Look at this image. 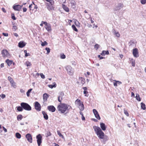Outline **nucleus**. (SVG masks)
<instances>
[{"mask_svg": "<svg viewBox=\"0 0 146 146\" xmlns=\"http://www.w3.org/2000/svg\"><path fill=\"white\" fill-rule=\"evenodd\" d=\"M71 107L70 105L64 103H60L58 106L57 109L61 113H68Z\"/></svg>", "mask_w": 146, "mask_h": 146, "instance_id": "obj_1", "label": "nucleus"}, {"mask_svg": "<svg viewBox=\"0 0 146 146\" xmlns=\"http://www.w3.org/2000/svg\"><path fill=\"white\" fill-rule=\"evenodd\" d=\"M93 128L98 137L100 139H103L104 136V133L100 128L95 126L93 127Z\"/></svg>", "mask_w": 146, "mask_h": 146, "instance_id": "obj_2", "label": "nucleus"}, {"mask_svg": "<svg viewBox=\"0 0 146 146\" xmlns=\"http://www.w3.org/2000/svg\"><path fill=\"white\" fill-rule=\"evenodd\" d=\"M21 105L25 110L30 111L31 109V107L27 103L23 102L21 103Z\"/></svg>", "mask_w": 146, "mask_h": 146, "instance_id": "obj_3", "label": "nucleus"}, {"mask_svg": "<svg viewBox=\"0 0 146 146\" xmlns=\"http://www.w3.org/2000/svg\"><path fill=\"white\" fill-rule=\"evenodd\" d=\"M65 68L68 74L70 75H72L73 74V72L72 70V68L71 66H68Z\"/></svg>", "mask_w": 146, "mask_h": 146, "instance_id": "obj_4", "label": "nucleus"}, {"mask_svg": "<svg viewBox=\"0 0 146 146\" xmlns=\"http://www.w3.org/2000/svg\"><path fill=\"white\" fill-rule=\"evenodd\" d=\"M1 53L4 58L9 57L10 56L9 54L6 50L3 49L1 51Z\"/></svg>", "mask_w": 146, "mask_h": 146, "instance_id": "obj_5", "label": "nucleus"}, {"mask_svg": "<svg viewBox=\"0 0 146 146\" xmlns=\"http://www.w3.org/2000/svg\"><path fill=\"white\" fill-rule=\"evenodd\" d=\"M46 5L47 9L49 11L54 10V7L53 6V5H51L48 3H46Z\"/></svg>", "mask_w": 146, "mask_h": 146, "instance_id": "obj_6", "label": "nucleus"}, {"mask_svg": "<svg viewBox=\"0 0 146 146\" xmlns=\"http://www.w3.org/2000/svg\"><path fill=\"white\" fill-rule=\"evenodd\" d=\"M36 138L38 145L39 146L42 143V136L40 134H39L36 136Z\"/></svg>", "mask_w": 146, "mask_h": 146, "instance_id": "obj_7", "label": "nucleus"}, {"mask_svg": "<svg viewBox=\"0 0 146 146\" xmlns=\"http://www.w3.org/2000/svg\"><path fill=\"white\" fill-rule=\"evenodd\" d=\"M133 54L135 57L137 58L139 56L138 50L137 48H135L133 50Z\"/></svg>", "mask_w": 146, "mask_h": 146, "instance_id": "obj_8", "label": "nucleus"}, {"mask_svg": "<svg viewBox=\"0 0 146 146\" xmlns=\"http://www.w3.org/2000/svg\"><path fill=\"white\" fill-rule=\"evenodd\" d=\"M35 108L37 111H39L40 110L41 107L40 104L37 102H35Z\"/></svg>", "mask_w": 146, "mask_h": 146, "instance_id": "obj_9", "label": "nucleus"}, {"mask_svg": "<svg viewBox=\"0 0 146 146\" xmlns=\"http://www.w3.org/2000/svg\"><path fill=\"white\" fill-rule=\"evenodd\" d=\"M93 111L95 117L98 119L100 120V117L96 109H94L93 110Z\"/></svg>", "mask_w": 146, "mask_h": 146, "instance_id": "obj_10", "label": "nucleus"}, {"mask_svg": "<svg viewBox=\"0 0 146 146\" xmlns=\"http://www.w3.org/2000/svg\"><path fill=\"white\" fill-rule=\"evenodd\" d=\"M26 137L27 139V140L30 143H32V138L31 135L29 133L27 134L26 135Z\"/></svg>", "mask_w": 146, "mask_h": 146, "instance_id": "obj_11", "label": "nucleus"}, {"mask_svg": "<svg viewBox=\"0 0 146 146\" xmlns=\"http://www.w3.org/2000/svg\"><path fill=\"white\" fill-rule=\"evenodd\" d=\"M23 5L21 6L19 5H17L14 6H13V9L15 10L19 11H20V10L21 9Z\"/></svg>", "mask_w": 146, "mask_h": 146, "instance_id": "obj_12", "label": "nucleus"}, {"mask_svg": "<svg viewBox=\"0 0 146 146\" xmlns=\"http://www.w3.org/2000/svg\"><path fill=\"white\" fill-rule=\"evenodd\" d=\"M123 7V4L122 3H118L116 8L115 9V10L117 11L120 10Z\"/></svg>", "mask_w": 146, "mask_h": 146, "instance_id": "obj_13", "label": "nucleus"}, {"mask_svg": "<svg viewBox=\"0 0 146 146\" xmlns=\"http://www.w3.org/2000/svg\"><path fill=\"white\" fill-rule=\"evenodd\" d=\"M59 95L58 97V101L61 102V100L62 99V98L64 95V93L63 92H60L59 93Z\"/></svg>", "mask_w": 146, "mask_h": 146, "instance_id": "obj_14", "label": "nucleus"}, {"mask_svg": "<svg viewBox=\"0 0 146 146\" xmlns=\"http://www.w3.org/2000/svg\"><path fill=\"white\" fill-rule=\"evenodd\" d=\"M48 109L52 112H54L55 110V108L53 106H50L47 107Z\"/></svg>", "mask_w": 146, "mask_h": 146, "instance_id": "obj_15", "label": "nucleus"}, {"mask_svg": "<svg viewBox=\"0 0 146 146\" xmlns=\"http://www.w3.org/2000/svg\"><path fill=\"white\" fill-rule=\"evenodd\" d=\"M70 3L73 9H75L76 7V3L75 1L74 0H71Z\"/></svg>", "mask_w": 146, "mask_h": 146, "instance_id": "obj_16", "label": "nucleus"}, {"mask_svg": "<svg viewBox=\"0 0 146 146\" xmlns=\"http://www.w3.org/2000/svg\"><path fill=\"white\" fill-rule=\"evenodd\" d=\"M75 103L77 106L78 107L83 103L81 102L80 100L79 99H77L75 102Z\"/></svg>", "mask_w": 146, "mask_h": 146, "instance_id": "obj_17", "label": "nucleus"}, {"mask_svg": "<svg viewBox=\"0 0 146 146\" xmlns=\"http://www.w3.org/2000/svg\"><path fill=\"white\" fill-rule=\"evenodd\" d=\"M44 27L47 31H51V26L50 24H48V25H46V26H45Z\"/></svg>", "mask_w": 146, "mask_h": 146, "instance_id": "obj_18", "label": "nucleus"}, {"mask_svg": "<svg viewBox=\"0 0 146 146\" xmlns=\"http://www.w3.org/2000/svg\"><path fill=\"white\" fill-rule=\"evenodd\" d=\"M43 97L44 101L46 102L47 100V98L49 97V96H48L47 94L44 93L43 94Z\"/></svg>", "mask_w": 146, "mask_h": 146, "instance_id": "obj_19", "label": "nucleus"}, {"mask_svg": "<svg viewBox=\"0 0 146 146\" xmlns=\"http://www.w3.org/2000/svg\"><path fill=\"white\" fill-rule=\"evenodd\" d=\"M19 46L20 48H23L25 45V44L23 41H21L19 43Z\"/></svg>", "mask_w": 146, "mask_h": 146, "instance_id": "obj_20", "label": "nucleus"}, {"mask_svg": "<svg viewBox=\"0 0 146 146\" xmlns=\"http://www.w3.org/2000/svg\"><path fill=\"white\" fill-rule=\"evenodd\" d=\"M100 127L102 129L103 131H105L106 130V126L104 123H101L100 124Z\"/></svg>", "mask_w": 146, "mask_h": 146, "instance_id": "obj_21", "label": "nucleus"}, {"mask_svg": "<svg viewBox=\"0 0 146 146\" xmlns=\"http://www.w3.org/2000/svg\"><path fill=\"white\" fill-rule=\"evenodd\" d=\"M103 139L102 141V142L104 144L105 143V142L106 141L108 140V137L106 135L104 136V137L103 139Z\"/></svg>", "mask_w": 146, "mask_h": 146, "instance_id": "obj_22", "label": "nucleus"}, {"mask_svg": "<svg viewBox=\"0 0 146 146\" xmlns=\"http://www.w3.org/2000/svg\"><path fill=\"white\" fill-rule=\"evenodd\" d=\"M113 34L116 36L117 37H119L120 36V34L118 32L116 31L114 29L113 30Z\"/></svg>", "mask_w": 146, "mask_h": 146, "instance_id": "obj_23", "label": "nucleus"}, {"mask_svg": "<svg viewBox=\"0 0 146 146\" xmlns=\"http://www.w3.org/2000/svg\"><path fill=\"white\" fill-rule=\"evenodd\" d=\"M62 8L66 12H68L69 11V9L68 7H67L65 5H62Z\"/></svg>", "mask_w": 146, "mask_h": 146, "instance_id": "obj_24", "label": "nucleus"}, {"mask_svg": "<svg viewBox=\"0 0 146 146\" xmlns=\"http://www.w3.org/2000/svg\"><path fill=\"white\" fill-rule=\"evenodd\" d=\"M42 113L43 115L44 118L46 120H47L48 119V116L46 113L44 111H42Z\"/></svg>", "mask_w": 146, "mask_h": 146, "instance_id": "obj_25", "label": "nucleus"}, {"mask_svg": "<svg viewBox=\"0 0 146 146\" xmlns=\"http://www.w3.org/2000/svg\"><path fill=\"white\" fill-rule=\"evenodd\" d=\"M11 86L15 88H16V83L14 81H13L10 82Z\"/></svg>", "mask_w": 146, "mask_h": 146, "instance_id": "obj_26", "label": "nucleus"}, {"mask_svg": "<svg viewBox=\"0 0 146 146\" xmlns=\"http://www.w3.org/2000/svg\"><path fill=\"white\" fill-rule=\"evenodd\" d=\"M79 81H80L81 84H82L85 83V80L82 77H79Z\"/></svg>", "mask_w": 146, "mask_h": 146, "instance_id": "obj_27", "label": "nucleus"}, {"mask_svg": "<svg viewBox=\"0 0 146 146\" xmlns=\"http://www.w3.org/2000/svg\"><path fill=\"white\" fill-rule=\"evenodd\" d=\"M129 45L130 46H135V41H131L129 43Z\"/></svg>", "mask_w": 146, "mask_h": 146, "instance_id": "obj_28", "label": "nucleus"}, {"mask_svg": "<svg viewBox=\"0 0 146 146\" xmlns=\"http://www.w3.org/2000/svg\"><path fill=\"white\" fill-rule=\"evenodd\" d=\"M74 23L75 25L77 27H80V23L79 22L77 21L76 19H74Z\"/></svg>", "mask_w": 146, "mask_h": 146, "instance_id": "obj_29", "label": "nucleus"}, {"mask_svg": "<svg viewBox=\"0 0 146 146\" xmlns=\"http://www.w3.org/2000/svg\"><path fill=\"white\" fill-rule=\"evenodd\" d=\"M6 62L7 63L8 65L10 66L12 64V61L8 59L6 60Z\"/></svg>", "mask_w": 146, "mask_h": 146, "instance_id": "obj_30", "label": "nucleus"}, {"mask_svg": "<svg viewBox=\"0 0 146 146\" xmlns=\"http://www.w3.org/2000/svg\"><path fill=\"white\" fill-rule=\"evenodd\" d=\"M53 85H48V87L51 88H52L53 87H56V84L55 82L53 83Z\"/></svg>", "mask_w": 146, "mask_h": 146, "instance_id": "obj_31", "label": "nucleus"}, {"mask_svg": "<svg viewBox=\"0 0 146 146\" xmlns=\"http://www.w3.org/2000/svg\"><path fill=\"white\" fill-rule=\"evenodd\" d=\"M78 107L79 108L81 111H83L84 108V106L83 103L80 105V106H79Z\"/></svg>", "mask_w": 146, "mask_h": 146, "instance_id": "obj_32", "label": "nucleus"}, {"mask_svg": "<svg viewBox=\"0 0 146 146\" xmlns=\"http://www.w3.org/2000/svg\"><path fill=\"white\" fill-rule=\"evenodd\" d=\"M141 108L143 110H145L146 109L145 104L143 102H142L141 104Z\"/></svg>", "mask_w": 146, "mask_h": 146, "instance_id": "obj_33", "label": "nucleus"}, {"mask_svg": "<svg viewBox=\"0 0 146 146\" xmlns=\"http://www.w3.org/2000/svg\"><path fill=\"white\" fill-rule=\"evenodd\" d=\"M47 2L49 3V4L51 5H54V1L53 0H45Z\"/></svg>", "mask_w": 146, "mask_h": 146, "instance_id": "obj_34", "label": "nucleus"}, {"mask_svg": "<svg viewBox=\"0 0 146 146\" xmlns=\"http://www.w3.org/2000/svg\"><path fill=\"white\" fill-rule=\"evenodd\" d=\"M17 119L18 121L21 120L23 118V117L22 115H19L17 116Z\"/></svg>", "mask_w": 146, "mask_h": 146, "instance_id": "obj_35", "label": "nucleus"}, {"mask_svg": "<svg viewBox=\"0 0 146 146\" xmlns=\"http://www.w3.org/2000/svg\"><path fill=\"white\" fill-rule=\"evenodd\" d=\"M135 98L138 101H141L140 98L138 94H136V95L135 97Z\"/></svg>", "mask_w": 146, "mask_h": 146, "instance_id": "obj_36", "label": "nucleus"}, {"mask_svg": "<svg viewBox=\"0 0 146 146\" xmlns=\"http://www.w3.org/2000/svg\"><path fill=\"white\" fill-rule=\"evenodd\" d=\"M15 135L16 137L18 139H20L21 138V135L20 134L18 133H16Z\"/></svg>", "mask_w": 146, "mask_h": 146, "instance_id": "obj_37", "label": "nucleus"}, {"mask_svg": "<svg viewBox=\"0 0 146 146\" xmlns=\"http://www.w3.org/2000/svg\"><path fill=\"white\" fill-rule=\"evenodd\" d=\"M23 108L21 106H19L17 107V110L19 111H23Z\"/></svg>", "mask_w": 146, "mask_h": 146, "instance_id": "obj_38", "label": "nucleus"}, {"mask_svg": "<svg viewBox=\"0 0 146 146\" xmlns=\"http://www.w3.org/2000/svg\"><path fill=\"white\" fill-rule=\"evenodd\" d=\"M72 29L75 31L78 32V30L76 28L75 25H72Z\"/></svg>", "mask_w": 146, "mask_h": 146, "instance_id": "obj_39", "label": "nucleus"}, {"mask_svg": "<svg viewBox=\"0 0 146 146\" xmlns=\"http://www.w3.org/2000/svg\"><path fill=\"white\" fill-rule=\"evenodd\" d=\"M32 89H30L28 90L27 92V95L28 97H29V93L32 90Z\"/></svg>", "mask_w": 146, "mask_h": 146, "instance_id": "obj_40", "label": "nucleus"}, {"mask_svg": "<svg viewBox=\"0 0 146 146\" xmlns=\"http://www.w3.org/2000/svg\"><path fill=\"white\" fill-rule=\"evenodd\" d=\"M131 64H132V65L133 66L135 67V60H133V59H131Z\"/></svg>", "mask_w": 146, "mask_h": 146, "instance_id": "obj_41", "label": "nucleus"}, {"mask_svg": "<svg viewBox=\"0 0 146 146\" xmlns=\"http://www.w3.org/2000/svg\"><path fill=\"white\" fill-rule=\"evenodd\" d=\"M57 133L58 134L59 136L60 137H62V138H64L63 136L61 134L59 131H57Z\"/></svg>", "mask_w": 146, "mask_h": 146, "instance_id": "obj_42", "label": "nucleus"}, {"mask_svg": "<svg viewBox=\"0 0 146 146\" xmlns=\"http://www.w3.org/2000/svg\"><path fill=\"white\" fill-rule=\"evenodd\" d=\"M24 52L25 53V57H27L28 56H30V54L29 53H27L26 50H24Z\"/></svg>", "mask_w": 146, "mask_h": 146, "instance_id": "obj_43", "label": "nucleus"}, {"mask_svg": "<svg viewBox=\"0 0 146 146\" xmlns=\"http://www.w3.org/2000/svg\"><path fill=\"white\" fill-rule=\"evenodd\" d=\"M25 64L27 66H30L31 65V62L29 61L26 62Z\"/></svg>", "mask_w": 146, "mask_h": 146, "instance_id": "obj_44", "label": "nucleus"}, {"mask_svg": "<svg viewBox=\"0 0 146 146\" xmlns=\"http://www.w3.org/2000/svg\"><path fill=\"white\" fill-rule=\"evenodd\" d=\"M8 79L10 82V83L14 80L13 78L9 76L8 77Z\"/></svg>", "mask_w": 146, "mask_h": 146, "instance_id": "obj_45", "label": "nucleus"}, {"mask_svg": "<svg viewBox=\"0 0 146 146\" xmlns=\"http://www.w3.org/2000/svg\"><path fill=\"white\" fill-rule=\"evenodd\" d=\"M48 44L45 41L44 42H42L41 43V45L42 46H44L45 45H47Z\"/></svg>", "mask_w": 146, "mask_h": 146, "instance_id": "obj_46", "label": "nucleus"}, {"mask_svg": "<svg viewBox=\"0 0 146 146\" xmlns=\"http://www.w3.org/2000/svg\"><path fill=\"white\" fill-rule=\"evenodd\" d=\"M140 2L141 4H145L146 3V0H140Z\"/></svg>", "mask_w": 146, "mask_h": 146, "instance_id": "obj_47", "label": "nucleus"}, {"mask_svg": "<svg viewBox=\"0 0 146 146\" xmlns=\"http://www.w3.org/2000/svg\"><path fill=\"white\" fill-rule=\"evenodd\" d=\"M124 111L125 114L127 116H128L129 115V113L128 112L125 110V109H124Z\"/></svg>", "mask_w": 146, "mask_h": 146, "instance_id": "obj_48", "label": "nucleus"}, {"mask_svg": "<svg viewBox=\"0 0 146 146\" xmlns=\"http://www.w3.org/2000/svg\"><path fill=\"white\" fill-rule=\"evenodd\" d=\"M45 50L47 51V54H48L50 52V49L48 48H46Z\"/></svg>", "mask_w": 146, "mask_h": 146, "instance_id": "obj_49", "label": "nucleus"}, {"mask_svg": "<svg viewBox=\"0 0 146 146\" xmlns=\"http://www.w3.org/2000/svg\"><path fill=\"white\" fill-rule=\"evenodd\" d=\"M40 75L42 78L44 79L45 78V76L42 73H40Z\"/></svg>", "mask_w": 146, "mask_h": 146, "instance_id": "obj_50", "label": "nucleus"}, {"mask_svg": "<svg viewBox=\"0 0 146 146\" xmlns=\"http://www.w3.org/2000/svg\"><path fill=\"white\" fill-rule=\"evenodd\" d=\"M66 56L64 54L61 55L60 56V58L61 59H64L65 58Z\"/></svg>", "mask_w": 146, "mask_h": 146, "instance_id": "obj_51", "label": "nucleus"}, {"mask_svg": "<svg viewBox=\"0 0 146 146\" xmlns=\"http://www.w3.org/2000/svg\"><path fill=\"white\" fill-rule=\"evenodd\" d=\"M71 64L72 65L74 66H75L76 65V63L74 61H72L71 62Z\"/></svg>", "mask_w": 146, "mask_h": 146, "instance_id": "obj_52", "label": "nucleus"}, {"mask_svg": "<svg viewBox=\"0 0 146 146\" xmlns=\"http://www.w3.org/2000/svg\"><path fill=\"white\" fill-rule=\"evenodd\" d=\"M46 135L47 136H50L51 135V134L49 131H48L47 132Z\"/></svg>", "mask_w": 146, "mask_h": 146, "instance_id": "obj_53", "label": "nucleus"}, {"mask_svg": "<svg viewBox=\"0 0 146 146\" xmlns=\"http://www.w3.org/2000/svg\"><path fill=\"white\" fill-rule=\"evenodd\" d=\"M11 16H12V18L13 20H15L16 19L15 17L14 14H11Z\"/></svg>", "mask_w": 146, "mask_h": 146, "instance_id": "obj_54", "label": "nucleus"}, {"mask_svg": "<svg viewBox=\"0 0 146 146\" xmlns=\"http://www.w3.org/2000/svg\"><path fill=\"white\" fill-rule=\"evenodd\" d=\"M99 45L98 44H95L94 46V48H96L97 49L99 48Z\"/></svg>", "mask_w": 146, "mask_h": 146, "instance_id": "obj_55", "label": "nucleus"}, {"mask_svg": "<svg viewBox=\"0 0 146 146\" xmlns=\"http://www.w3.org/2000/svg\"><path fill=\"white\" fill-rule=\"evenodd\" d=\"M105 52L106 51L103 50L102 51L101 53V55L102 56H104L105 55Z\"/></svg>", "mask_w": 146, "mask_h": 146, "instance_id": "obj_56", "label": "nucleus"}, {"mask_svg": "<svg viewBox=\"0 0 146 146\" xmlns=\"http://www.w3.org/2000/svg\"><path fill=\"white\" fill-rule=\"evenodd\" d=\"M12 29H13L14 31H15L17 29V28L16 26H13Z\"/></svg>", "mask_w": 146, "mask_h": 146, "instance_id": "obj_57", "label": "nucleus"}, {"mask_svg": "<svg viewBox=\"0 0 146 146\" xmlns=\"http://www.w3.org/2000/svg\"><path fill=\"white\" fill-rule=\"evenodd\" d=\"M42 23H43L44 24H45V26H46V25H48V24H48L46 22H44L43 21H42Z\"/></svg>", "mask_w": 146, "mask_h": 146, "instance_id": "obj_58", "label": "nucleus"}, {"mask_svg": "<svg viewBox=\"0 0 146 146\" xmlns=\"http://www.w3.org/2000/svg\"><path fill=\"white\" fill-rule=\"evenodd\" d=\"M1 97L2 99H4L5 97V95L4 94H2L1 96Z\"/></svg>", "mask_w": 146, "mask_h": 146, "instance_id": "obj_59", "label": "nucleus"}, {"mask_svg": "<svg viewBox=\"0 0 146 146\" xmlns=\"http://www.w3.org/2000/svg\"><path fill=\"white\" fill-rule=\"evenodd\" d=\"M83 93H84V94H85V96H87L86 95V94L88 93V92L87 91H84V92H83Z\"/></svg>", "mask_w": 146, "mask_h": 146, "instance_id": "obj_60", "label": "nucleus"}, {"mask_svg": "<svg viewBox=\"0 0 146 146\" xmlns=\"http://www.w3.org/2000/svg\"><path fill=\"white\" fill-rule=\"evenodd\" d=\"M98 58H100V59H103L104 58V57H103L101 56L100 55H98Z\"/></svg>", "mask_w": 146, "mask_h": 146, "instance_id": "obj_61", "label": "nucleus"}, {"mask_svg": "<svg viewBox=\"0 0 146 146\" xmlns=\"http://www.w3.org/2000/svg\"><path fill=\"white\" fill-rule=\"evenodd\" d=\"M2 34L4 36H8V33H3Z\"/></svg>", "mask_w": 146, "mask_h": 146, "instance_id": "obj_62", "label": "nucleus"}, {"mask_svg": "<svg viewBox=\"0 0 146 146\" xmlns=\"http://www.w3.org/2000/svg\"><path fill=\"white\" fill-rule=\"evenodd\" d=\"M2 10L3 12L5 13L6 12V11L5 10V9L4 8H2Z\"/></svg>", "mask_w": 146, "mask_h": 146, "instance_id": "obj_63", "label": "nucleus"}, {"mask_svg": "<svg viewBox=\"0 0 146 146\" xmlns=\"http://www.w3.org/2000/svg\"><path fill=\"white\" fill-rule=\"evenodd\" d=\"M20 92L21 93H24L25 92V90L23 89H21L20 90Z\"/></svg>", "mask_w": 146, "mask_h": 146, "instance_id": "obj_64", "label": "nucleus"}]
</instances>
